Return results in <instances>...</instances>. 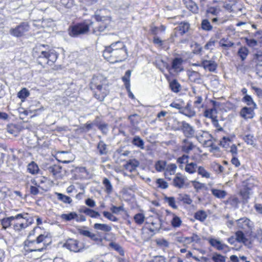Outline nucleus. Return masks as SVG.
Returning a JSON list of instances; mask_svg holds the SVG:
<instances>
[{
  "label": "nucleus",
  "instance_id": "obj_1",
  "mask_svg": "<svg viewBox=\"0 0 262 262\" xmlns=\"http://www.w3.org/2000/svg\"><path fill=\"white\" fill-rule=\"evenodd\" d=\"M33 51V55L37 58L38 63L43 66L53 65L58 57L55 50L48 45L37 44Z\"/></svg>",
  "mask_w": 262,
  "mask_h": 262
},
{
  "label": "nucleus",
  "instance_id": "obj_2",
  "mask_svg": "<svg viewBox=\"0 0 262 262\" xmlns=\"http://www.w3.org/2000/svg\"><path fill=\"white\" fill-rule=\"evenodd\" d=\"M106 11V9H100L96 11L94 17L97 23L95 25V26L93 24L91 27L94 33H97V32H103L107 28L111 21V17L104 15Z\"/></svg>",
  "mask_w": 262,
  "mask_h": 262
},
{
  "label": "nucleus",
  "instance_id": "obj_3",
  "mask_svg": "<svg viewBox=\"0 0 262 262\" xmlns=\"http://www.w3.org/2000/svg\"><path fill=\"white\" fill-rule=\"evenodd\" d=\"M93 23L90 20H85L83 23L77 24L70 28L69 34L73 37L86 33L91 29Z\"/></svg>",
  "mask_w": 262,
  "mask_h": 262
},
{
  "label": "nucleus",
  "instance_id": "obj_4",
  "mask_svg": "<svg viewBox=\"0 0 262 262\" xmlns=\"http://www.w3.org/2000/svg\"><path fill=\"white\" fill-rule=\"evenodd\" d=\"M104 57L111 62H121L127 58L128 55L127 50H118L112 52H103Z\"/></svg>",
  "mask_w": 262,
  "mask_h": 262
},
{
  "label": "nucleus",
  "instance_id": "obj_5",
  "mask_svg": "<svg viewBox=\"0 0 262 262\" xmlns=\"http://www.w3.org/2000/svg\"><path fill=\"white\" fill-rule=\"evenodd\" d=\"M30 26L29 23L26 21L22 22L15 27L11 28L9 30V34L15 37H21L26 35L29 31Z\"/></svg>",
  "mask_w": 262,
  "mask_h": 262
},
{
  "label": "nucleus",
  "instance_id": "obj_6",
  "mask_svg": "<svg viewBox=\"0 0 262 262\" xmlns=\"http://www.w3.org/2000/svg\"><path fill=\"white\" fill-rule=\"evenodd\" d=\"M16 215H20L21 217L13 220L12 225L15 231H20L29 226L28 223V214L27 213L17 214Z\"/></svg>",
  "mask_w": 262,
  "mask_h": 262
},
{
  "label": "nucleus",
  "instance_id": "obj_7",
  "mask_svg": "<svg viewBox=\"0 0 262 262\" xmlns=\"http://www.w3.org/2000/svg\"><path fill=\"white\" fill-rule=\"evenodd\" d=\"M51 3L58 10H62L63 8L67 9H71L74 5V0H46Z\"/></svg>",
  "mask_w": 262,
  "mask_h": 262
},
{
  "label": "nucleus",
  "instance_id": "obj_8",
  "mask_svg": "<svg viewBox=\"0 0 262 262\" xmlns=\"http://www.w3.org/2000/svg\"><path fill=\"white\" fill-rule=\"evenodd\" d=\"M64 247H66L71 251L78 252L83 248V245L78 241L73 238L68 239L64 244Z\"/></svg>",
  "mask_w": 262,
  "mask_h": 262
},
{
  "label": "nucleus",
  "instance_id": "obj_9",
  "mask_svg": "<svg viewBox=\"0 0 262 262\" xmlns=\"http://www.w3.org/2000/svg\"><path fill=\"white\" fill-rule=\"evenodd\" d=\"M237 226L238 228L245 231H250L254 227L253 223L247 217H242L236 220Z\"/></svg>",
  "mask_w": 262,
  "mask_h": 262
},
{
  "label": "nucleus",
  "instance_id": "obj_10",
  "mask_svg": "<svg viewBox=\"0 0 262 262\" xmlns=\"http://www.w3.org/2000/svg\"><path fill=\"white\" fill-rule=\"evenodd\" d=\"M33 242H35V240L29 241L27 240L24 242L25 247L27 251L33 252V251H42L45 248L44 246L38 245L36 244H32Z\"/></svg>",
  "mask_w": 262,
  "mask_h": 262
},
{
  "label": "nucleus",
  "instance_id": "obj_11",
  "mask_svg": "<svg viewBox=\"0 0 262 262\" xmlns=\"http://www.w3.org/2000/svg\"><path fill=\"white\" fill-rule=\"evenodd\" d=\"M181 131L183 132L184 136L187 138H192L194 136L195 129L194 127L185 121L182 124Z\"/></svg>",
  "mask_w": 262,
  "mask_h": 262
},
{
  "label": "nucleus",
  "instance_id": "obj_12",
  "mask_svg": "<svg viewBox=\"0 0 262 262\" xmlns=\"http://www.w3.org/2000/svg\"><path fill=\"white\" fill-rule=\"evenodd\" d=\"M199 66L203 67L205 70L211 72H215L217 67L216 62L212 60H203Z\"/></svg>",
  "mask_w": 262,
  "mask_h": 262
},
{
  "label": "nucleus",
  "instance_id": "obj_13",
  "mask_svg": "<svg viewBox=\"0 0 262 262\" xmlns=\"http://www.w3.org/2000/svg\"><path fill=\"white\" fill-rule=\"evenodd\" d=\"M119 50H127V49L123 42L117 41L111 43L110 46L106 47L103 52H112Z\"/></svg>",
  "mask_w": 262,
  "mask_h": 262
},
{
  "label": "nucleus",
  "instance_id": "obj_14",
  "mask_svg": "<svg viewBox=\"0 0 262 262\" xmlns=\"http://www.w3.org/2000/svg\"><path fill=\"white\" fill-rule=\"evenodd\" d=\"M180 113L189 118H192L195 116V112L191 107L190 102H188L185 107L180 111Z\"/></svg>",
  "mask_w": 262,
  "mask_h": 262
},
{
  "label": "nucleus",
  "instance_id": "obj_15",
  "mask_svg": "<svg viewBox=\"0 0 262 262\" xmlns=\"http://www.w3.org/2000/svg\"><path fill=\"white\" fill-rule=\"evenodd\" d=\"M35 242H33L32 244H36L41 245L42 246L43 245L44 248L46 249L47 246L51 243V239L47 235L40 234L39 235L36 240Z\"/></svg>",
  "mask_w": 262,
  "mask_h": 262
},
{
  "label": "nucleus",
  "instance_id": "obj_16",
  "mask_svg": "<svg viewBox=\"0 0 262 262\" xmlns=\"http://www.w3.org/2000/svg\"><path fill=\"white\" fill-rule=\"evenodd\" d=\"M208 242L212 247L219 251L228 248L227 245L222 243L221 241L215 238H210L208 239Z\"/></svg>",
  "mask_w": 262,
  "mask_h": 262
},
{
  "label": "nucleus",
  "instance_id": "obj_17",
  "mask_svg": "<svg viewBox=\"0 0 262 262\" xmlns=\"http://www.w3.org/2000/svg\"><path fill=\"white\" fill-rule=\"evenodd\" d=\"M195 147L193 143L187 139H184L182 142V150L186 154H189Z\"/></svg>",
  "mask_w": 262,
  "mask_h": 262
},
{
  "label": "nucleus",
  "instance_id": "obj_18",
  "mask_svg": "<svg viewBox=\"0 0 262 262\" xmlns=\"http://www.w3.org/2000/svg\"><path fill=\"white\" fill-rule=\"evenodd\" d=\"M162 224L161 218L158 216H156L151 222V225L152 227H150V231L155 232L159 230L162 227Z\"/></svg>",
  "mask_w": 262,
  "mask_h": 262
},
{
  "label": "nucleus",
  "instance_id": "obj_19",
  "mask_svg": "<svg viewBox=\"0 0 262 262\" xmlns=\"http://www.w3.org/2000/svg\"><path fill=\"white\" fill-rule=\"evenodd\" d=\"M21 217L20 215L11 216L8 217L4 218L1 220V224L3 226V228L4 229H7L11 225H12L13 220L17 219V217Z\"/></svg>",
  "mask_w": 262,
  "mask_h": 262
},
{
  "label": "nucleus",
  "instance_id": "obj_20",
  "mask_svg": "<svg viewBox=\"0 0 262 262\" xmlns=\"http://www.w3.org/2000/svg\"><path fill=\"white\" fill-rule=\"evenodd\" d=\"M185 178L180 174H177L173 179V185L177 188H181L183 187L185 183Z\"/></svg>",
  "mask_w": 262,
  "mask_h": 262
},
{
  "label": "nucleus",
  "instance_id": "obj_21",
  "mask_svg": "<svg viewBox=\"0 0 262 262\" xmlns=\"http://www.w3.org/2000/svg\"><path fill=\"white\" fill-rule=\"evenodd\" d=\"M139 165V162L136 159H130L124 165V168L126 170L132 172Z\"/></svg>",
  "mask_w": 262,
  "mask_h": 262
},
{
  "label": "nucleus",
  "instance_id": "obj_22",
  "mask_svg": "<svg viewBox=\"0 0 262 262\" xmlns=\"http://www.w3.org/2000/svg\"><path fill=\"white\" fill-rule=\"evenodd\" d=\"M190 29V24L187 22H182L175 29L178 30L181 35L187 33Z\"/></svg>",
  "mask_w": 262,
  "mask_h": 262
},
{
  "label": "nucleus",
  "instance_id": "obj_23",
  "mask_svg": "<svg viewBox=\"0 0 262 262\" xmlns=\"http://www.w3.org/2000/svg\"><path fill=\"white\" fill-rule=\"evenodd\" d=\"M93 228L96 230L101 231L104 232H108L112 229V227L107 224L96 223L93 225Z\"/></svg>",
  "mask_w": 262,
  "mask_h": 262
},
{
  "label": "nucleus",
  "instance_id": "obj_24",
  "mask_svg": "<svg viewBox=\"0 0 262 262\" xmlns=\"http://www.w3.org/2000/svg\"><path fill=\"white\" fill-rule=\"evenodd\" d=\"M253 110L251 107H244L240 112L241 116L245 119L252 118Z\"/></svg>",
  "mask_w": 262,
  "mask_h": 262
},
{
  "label": "nucleus",
  "instance_id": "obj_25",
  "mask_svg": "<svg viewBox=\"0 0 262 262\" xmlns=\"http://www.w3.org/2000/svg\"><path fill=\"white\" fill-rule=\"evenodd\" d=\"M216 114L217 110L215 107L206 109L204 113V117L210 118L211 121L217 118Z\"/></svg>",
  "mask_w": 262,
  "mask_h": 262
},
{
  "label": "nucleus",
  "instance_id": "obj_26",
  "mask_svg": "<svg viewBox=\"0 0 262 262\" xmlns=\"http://www.w3.org/2000/svg\"><path fill=\"white\" fill-rule=\"evenodd\" d=\"M221 9L215 7H209L206 10V15L208 18H211V16H217Z\"/></svg>",
  "mask_w": 262,
  "mask_h": 262
},
{
  "label": "nucleus",
  "instance_id": "obj_27",
  "mask_svg": "<svg viewBox=\"0 0 262 262\" xmlns=\"http://www.w3.org/2000/svg\"><path fill=\"white\" fill-rule=\"evenodd\" d=\"M61 218L66 221H70L72 220H75L77 222H79V217L77 214L75 212H71L68 214H62Z\"/></svg>",
  "mask_w": 262,
  "mask_h": 262
},
{
  "label": "nucleus",
  "instance_id": "obj_28",
  "mask_svg": "<svg viewBox=\"0 0 262 262\" xmlns=\"http://www.w3.org/2000/svg\"><path fill=\"white\" fill-rule=\"evenodd\" d=\"M107 145L104 141L101 140L97 144V148L98 150L99 154L101 156L106 155L108 152Z\"/></svg>",
  "mask_w": 262,
  "mask_h": 262
},
{
  "label": "nucleus",
  "instance_id": "obj_29",
  "mask_svg": "<svg viewBox=\"0 0 262 262\" xmlns=\"http://www.w3.org/2000/svg\"><path fill=\"white\" fill-rule=\"evenodd\" d=\"M186 7L193 13H196L198 8L196 4L192 0H183Z\"/></svg>",
  "mask_w": 262,
  "mask_h": 262
},
{
  "label": "nucleus",
  "instance_id": "obj_30",
  "mask_svg": "<svg viewBox=\"0 0 262 262\" xmlns=\"http://www.w3.org/2000/svg\"><path fill=\"white\" fill-rule=\"evenodd\" d=\"M183 63V59L181 58L176 57L173 59L172 62V68L176 71H182L183 69H181V66Z\"/></svg>",
  "mask_w": 262,
  "mask_h": 262
},
{
  "label": "nucleus",
  "instance_id": "obj_31",
  "mask_svg": "<svg viewBox=\"0 0 262 262\" xmlns=\"http://www.w3.org/2000/svg\"><path fill=\"white\" fill-rule=\"evenodd\" d=\"M39 169L37 164L35 162L32 161L27 166V171L32 174H37Z\"/></svg>",
  "mask_w": 262,
  "mask_h": 262
},
{
  "label": "nucleus",
  "instance_id": "obj_32",
  "mask_svg": "<svg viewBox=\"0 0 262 262\" xmlns=\"http://www.w3.org/2000/svg\"><path fill=\"white\" fill-rule=\"evenodd\" d=\"M132 143L141 149H144V142L139 136H135L132 140Z\"/></svg>",
  "mask_w": 262,
  "mask_h": 262
},
{
  "label": "nucleus",
  "instance_id": "obj_33",
  "mask_svg": "<svg viewBox=\"0 0 262 262\" xmlns=\"http://www.w3.org/2000/svg\"><path fill=\"white\" fill-rule=\"evenodd\" d=\"M61 167L58 165H52L48 166L47 168V170L49 172L52 173L54 176H56L57 174L61 172Z\"/></svg>",
  "mask_w": 262,
  "mask_h": 262
},
{
  "label": "nucleus",
  "instance_id": "obj_34",
  "mask_svg": "<svg viewBox=\"0 0 262 262\" xmlns=\"http://www.w3.org/2000/svg\"><path fill=\"white\" fill-rule=\"evenodd\" d=\"M132 71L127 70L126 71L125 75L122 77V80L124 82L125 88L127 90H129V87H130V77L131 75Z\"/></svg>",
  "mask_w": 262,
  "mask_h": 262
},
{
  "label": "nucleus",
  "instance_id": "obj_35",
  "mask_svg": "<svg viewBox=\"0 0 262 262\" xmlns=\"http://www.w3.org/2000/svg\"><path fill=\"white\" fill-rule=\"evenodd\" d=\"M198 167L197 164L195 163H188L185 166V170L188 173L192 174L195 172L196 170L198 171Z\"/></svg>",
  "mask_w": 262,
  "mask_h": 262
},
{
  "label": "nucleus",
  "instance_id": "obj_36",
  "mask_svg": "<svg viewBox=\"0 0 262 262\" xmlns=\"http://www.w3.org/2000/svg\"><path fill=\"white\" fill-rule=\"evenodd\" d=\"M102 184L105 187V192L108 194L112 193L113 187L111 181L107 178H104L103 179Z\"/></svg>",
  "mask_w": 262,
  "mask_h": 262
},
{
  "label": "nucleus",
  "instance_id": "obj_37",
  "mask_svg": "<svg viewBox=\"0 0 262 262\" xmlns=\"http://www.w3.org/2000/svg\"><path fill=\"white\" fill-rule=\"evenodd\" d=\"M249 53V51L246 47H241L237 52V55L240 57L242 61L246 59Z\"/></svg>",
  "mask_w": 262,
  "mask_h": 262
},
{
  "label": "nucleus",
  "instance_id": "obj_38",
  "mask_svg": "<svg viewBox=\"0 0 262 262\" xmlns=\"http://www.w3.org/2000/svg\"><path fill=\"white\" fill-rule=\"evenodd\" d=\"M79 233L84 236L90 237L91 239L97 241L98 240V237L94 233L91 232L90 231L83 229H79Z\"/></svg>",
  "mask_w": 262,
  "mask_h": 262
},
{
  "label": "nucleus",
  "instance_id": "obj_39",
  "mask_svg": "<svg viewBox=\"0 0 262 262\" xmlns=\"http://www.w3.org/2000/svg\"><path fill=\"white\" fill-rule=\"evenodd\" d=\"M227 257L217 252L212 254L211 259L213 262H226Z\"/></svg>",
  "mask_w": 262,
  "mask_h": 262
},
{
  "label": "nucleus",
  "instance_id": "obj_40",
  "mask_svg": "<svg viewBox=\"0 0 262 262\" xmlns=\"http://www.w3.org/2000/svg\"><path fill=\"white\" fill-rule=\"evenodd\" d=\"M211 191L214 196L219 199H224L227 195V192L225 190L212 188Z\"/></svg>",
  "mask_w": 262,
  "mask_h": 262
},
{
  "label": "nucleus",
  "instance_id": "obj_41",
  "mask_svg": "<svg viewBox=\"0 0 262 262\" xmlns=\"http://www.w3.org/2000/svg\"><path fill=\"white\" fill-rule=\"evenodd\" d=\"M184 122L185 121H179L176 118L173 119L171 124V129L174 131L181 130L182 128V124L184 123Z\"/></svg>",
  "mask_w": 262,
  "mask_h": 262
},
{
  "label": "nucleus",
  "instance_id": "obj_42",
  "mask_svg": "<svg viewBox=\"0 0 262 262\" xmlns=\"http://www.w3.org/2000/svg\"><path fill=\"white\" fill-rule=\"evenodd\" d=\"M235 236L237 242L239 243H243L245 245L247 244V242L248 240L246 238L244 233L242 231H237L236 232Z\"/></svg>",
  "mask_w": 262,
  "mask_h": 262
},
{
  "label": "nucleus",
  "instance_id": "obj_43",
  "mask_svg": "<svg viewBox=\"0 0 262 262\" xmlns=\"http://www.w3.org/2000/svg\"><path fill=\"white\" fill-rule=\"evenodd\" d=\"M177 169V166L175 164H169L167 165L166 168L165 172V176L166 178H168V175L174 174L176 170ZM169 179L170 178H168Z\"/></svg>",
  "mask_w": 262,
  "mask_h": 262
},
{
  "label": "nucleus",
  "instance_id": "obj_44",
  "mask_svg": "<svg viewBox=\"0 0 262 262\" xmlns=\"http://www.w3.org/2000/svg\"><path fill=\"white\" fill-rule=\"evenodd\" d=\"M55 194L57 196L58 200L64 203L70 204L72 202V200L70 197L62 193L56 192Z\"/></svg>",
  "mask_w": 262,
  "mask_h": 262
},
{
  "label": "nucleus",
  "instance_id": "obj_45",
  "mask_svg": "<svg viewBox=\"0 0 262 262\" xmlns=\"http://www.w3.org/2000/svg\"><path fill=\"white\" fill-rule=\"evenodd\" d=\"M109 247L117 251L121 255H124V250L122 247L118 244L115 242H111L109 244Z\"/></svg>",
  "mask_w": 262,
  "mask_h": 262
},
{
  "label": "nucleus",
  "instance_id": "obj_46",
  "mask_svg": "<svg viewBox=\"0 0 262 262\" xmlns=\"http://www.w3.org/2000/svg\"><path fill=\"white\" fill-rule=\"evenodd\" d=\"M83 212L86 215L93 218H98L100 216V214L98 212L88 208L84 209Z\"/></svg>",
  "mask_w": 262,
  "mask_h": 262
},
{
  "label": "nucleus",
  "instance_id": "obj_47",
  "mask_svg": "<svg viewBox=\"0 0 262 262\" xmlns=\"http://www.w3.org/2000/svg\"><path fill=\"white\" fill-rule=\"evenodd\" d=\"M169 87L172 92L178 93L180 91L181 85L176 79H173L169 83Z\"/></svg>",
  "mask_w": 262,
  "mask_h": 262
},
{
  "label": "nucleus",
  "instance_id": "obj_48",
  "mask_svg": "<svg viewBox=\"0 0 262 262\" xmlns=\"http://www.w3.org/2000/svg\"><path fill=\"white\" fill-rule=\"evenodd\" d=\"M134 219L137 225H140L144 222L145 217L143 213H138L134 215Z\"/></svg>",
  "mask_w": 262,
  "mask_h": 262
},
{
  "label": "nucleus",
  "instance_id": "obj_49",
  "mask_svg": "<svg viewBox=\"0 0 262 262\" xmlns=\"http://www.w3.org/2000/svg\"><path fill=\"white\" fill-rule=\"evenodd\" d=\"M178 200L180 201L183 202L184 203L186 204H190L192 201L190 199V196L186 194H180L178 195Z\"/></svg>",
  "mask_w": 262,
  "mask_h": 262
},
{
  "label": "nucleus",
  "instance_id": "obj_50",
  "mask_svg": "<svg viewBox=\"0 0 262 262\" xmlns=\"http://www.w3.org/2000/svg\"><path fill=\"white\" fill-rule=\"evenodd\" d=\"M201 27L203 30L207 31H211L213 28L212 26L207 19H203L202 21Z\"/></svg>",
  "mask_w": 262,
  "mask_h": 262
},
{
  "label": "nucleus",
  "instance_id": "obj_51",
  "mask_svg": "<svg viewBox=\"0 0 262 262\" xmlns=\"http://www.w3.org/2000/svg\"><path fill=\"white\" fill-rule=\"evenodd\" d=\"M220 45L224 49H228L229 48L232 47L234 45V43L227 39L223 38L220 40Z\"/></svg>",
  "mask_w": 262,
  "mask_h": 262
},
{
  "label": "nucleus",
  "instance_id": "obj_52",
  "mask_svg": "<svg viewBox=\"0 0 262 262\" xmlns=\"http://www.w3.org/2000/svg\"><path fill=\"white\" fill-rule=\"evenodd\" d=\"M194 217L198 220L203 222L207 217L206 213L203 210H200L196 212L194 214Z\"/></svg>",
  "mask_w": 262,
  "mask_h": 262
},
{
  "label": "nucleus",
  "instance_id": "obj_53",
  "mask_svg": "<svg viewBox=\"0 0 262 262\" xmlns=\"http://www.w3.org/2000/svg\"><path fill=\"white\" fill-rule=\"evenodd\" d=\"M164 200L165 202L167 203L170 207H171L173 209H177V206L175 203V199L174 197L171 196H165L164 198Z\"/></svg>",
  "mask_w": 262,
  "mask_h": 262
},
{
  "label": "nucleus",
  "instance_id": "obj_54",
  "mask_svg": "<svg viewBox=\"0 0 262 262\" xmlns=\"http://www.w3.org/2000/svg\"><path fill=\"white\" fill-rule=\"evenodd\" d=\"M128 118L130 120L132 125L133 126L137 125L140 119L139 116L136 114L129 116Z\"/></svg>",
  "mask_w": 262,
  "mask_h": 262
},
{
  "label": "nucleus",
  "instance_id": "obj_55",
  "mask_svg": "<svg viewBox=\"0 0 262 262\" xmlns=\"http://www.w3.org/2000/svg\"><path fill=\"white\" fill-rule=\"evenodd\" d=\"M198 173L203 178H209L210 177V173L202 166H199Z\"/></svg>",
  "mask_w": 262,
  "mask_h": 262
},
{
  "label": "nucleus",
  "instance_id": "obj_56",
  "mask_svg": "<svg viewBox=\"0 0 262 262\" xmlns=\"http://www.w3.org/2000/svg\"><path fill=\"white\" fill-rule=\"evenodd\" d=\"M166 166V162L164 161H158L155 164V168L158 171L163 170Z\"/></svg>",
  "mask_w": 262,
  "mask_h": 262
},
{
  "label": "nucleus",
  "instance_id": "obj_57",
  "mask_svg": "<svg viewBox=\"0 0 262 262\" xmlns=\"http://www.w3.org/2000/svg\"><path fill=\"white\" fill-rule=\"evenodd\" d=\"M243 101L246 103L248 105H253V108L256 107V104L253 101L252 98L250 95H246L243 99Z\"/></svg>",
  "mask_w": 262,
  "mask_h": 262
},
{
  "label": "nucleus",
  "instance_id": "obj_58",
  "mask_svg": "<svg viewBox=\"0 0 262 262\" xmlns=\"http://www.w3.org/2000/svg\"><path fill=\"white\" fill-rule=\"evenodd\" d=\"M98 128L104 134H106L108 132V124L105 123L95 124Z\"/></svg>",
  "mask_w": 262,
  "mask_h": 262
},
{
  "label": "nucleus",
  "instance_id": "obj_59",
  "mask_svg": "<svg viewBox=\"0 0 262 262\" xmlns=\"http://www.w3.org/2000/svg\"><path fill=\"white\" fill-rule=\"evenodd\" d=\"M29 95V92L26 88L21 90L17 94L18 97L20 99H25L28 97Z\"/></svg>",
  "mask_w": 262,
  "mask_h": 262
},
{
  "label": "nucleus",
  "instance_id": "obj_60",
  "mask_svg": "<svg viewBox=\"0 0 262 262\" xmlns=\"http://www.w3.org/2000/svg\"><path fill=\"white\" fill-rule=\"evenodd\" d=\"M102 213L104 216L108 219L110 221L113 222L118 221V218L113 215L111 213L108 211H103Z\"/></svg>",
  "mask_w": 262,
  "mask_h": 262
},
{
  "label": "nucleus",
  "instance_id": "obj_61",
  "mask_svg": "<svg viewBox=\"0 0 262 262\" xmlns=\"http://www.w3.org/2000/svg\"><path fill=\"white\" fill-rule=\"evenodd\" d=\"M230 142H231V140L229 138H226L225 137H224L222 138V140L221 141H220V144L223 147L227 148L228 146H229Z\"/></svg>",
  "mask_w": 262,
  "mask_h": 262
},
{
  "label": "nucleus",
  "instance_id": "obj_62",
  "mask_svg": "<svg viewBox=\"0 0 262 262\" xmlns=\"http://www.w3.org/2000/svg\"><path fill=\"white\" fill-rule=\"evenodd\" d=\"M191 183L196 191L202 189L205 186L204 184L201 183L196 181H192Z\"/></svg>",
  "mask_w": 262,
  "mask_h": 262
},
{
  "label": "nucleus",
  "instance_id": "obj_63",
  "mask_svg": "<svg viewBox=\"0 0 262 262\" xmlns=\"http://www.w3.org/2000/svg\"><path fill=\"white\" fill-rule=\"evenodd\" d=\"M244 140L247 144L252 145L254 143V137L250 134L245 136L244 137Z\"/></svg>",
  "mask_w": 262,
  "mask_h": 262
},
{
  "label": "nucleus",
  "instance_id": "obj_64",
  "mask_svg": "<svg viewBox=\"0 0 262 262\" xmlns=\"http://www.w3.org/2000/svg\"><path fill=\"white\" fill-rule=\"evenodd\" d=\"M149 262H166V259L162 256H154Z\"/></svg>",
  "mask_w": 262,
  "mask_h": 262
}]
</instances>
